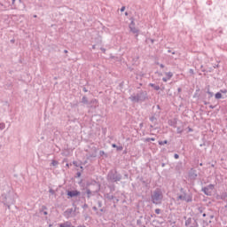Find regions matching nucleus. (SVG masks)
Wrapping results in <instances>:
<instances>
[{"mask_svg":"<svg viewBox=\"0 0 227 227\" xmlns=\"http://www.w3.org/2000/svg\"><path fill=\"white\" fill-rule=\"evenodd\" d=\"M1 198L4 205H6L10 210V205H13V203H15V192L10 185L4 184L3 186Z\"/></svg>","mask_w":227,"mask_h":227,"instance_id":"f257e3e1","label":"nucleus"},{"mask_svg":"<svg viewBox=\"0 0 227 227\" xmlns=\"http://www.w3.org/2000/svg\"><path fill=\"white\" fill-rule=\"evenodd\" d=\"M162 200H164V194L162 193V190H160V188H156L151 193L152 203H153V205H161Z\"/></svg>","mask_w":227,"mask_h":227,"instance_id":"f03ea898","label":"nucleus"},{"mask_svg":"<svg viewBox=\"0 0 227 227\" xmlns=\"http://www.w3.org/2000/svg\"><path fill=\"white\" fill-rule=\"evenodd\" d=\"M148 98V93L146 91H139L137 95H131L129 100L131 102H145Z\"/></svg>","mask_w":227,"mask_h":227,"instance_id":"7ed1b4c3","label":"nucleus"},{"mask_svg":"<svg viewBox=\"0 0 227 227\" xmlns=\"http://www.w3.org/2000/svg\"><path fill=\"white\" fill-rule=\"evenodd\" d=\"M108 182H120L121 180V174L118 173L116 170H110L107 175Z\"/></svg>","mask_w":227,"mask_h":227,"instance_id":"20e7f679","label":"nucleus"},{"mask_svg":"<svg viewBox=\"0 0 227 227\" xmlns=\"http://www.w3.org/2000/svg\"><path fill=\"white\" fill-rule=\"evenodd\" d=\"M93 187H95V190H90V188H86L85 193L87 194L88 200H90L91 196H95V194H97V192L100 191V184L98 183L95 182L93 184Z\"/></svg>","mask_w":227,"mask_h":227,"instance_id":"39448f33","label":"nucleus"},{"mask_svg":"<svg viewBox=\"0 0 227 227\" xmlns=\"http://www.w3.org/2000/svg\"><path fill=\"white\" fill-rule=\"evenodd\" d=\"M75 210H77V207L74 208H67L65 212H64V217H67V219H70V217H72V214H74V212H75Z\"/></svg>","mask_w":227,"mask_h":227,"instance_id":"423d86ee","label":"nucleus"},{"mask_svg":"<svg viewBox=\"0 0 227 227\" xmlns=\"http://www.w3.org/2000/svg\"><path fill=\"white\" fill-rule=\"evenodd\" d=\"M67 196H68V198H75L77 196H81V192H79L77 190L67 191Z\"/></svg>","mask_w":227,"mask_h":227,"instance_id":"0eeeda50","label":"nucleus"},{"mask_svg":"<svg viewBox=\"0 0 227 227\" xmlns=\"http://www.w3.org/2000/svg\"><path fill=\"white\" fill-rule=\"evenodd\" d=\"M186 201V203L192 202V197H184V195L177 196V201Z\"/></svg>","mask_w":227,"mask_h":227,"instance_id":"6e6552de","label":"nucleus"},{"mask_svg":"<svg viewBox=\"0 0 227 227\" xmlns=\"http://www.w3.org/2000/svg\"><path fill=\"white\" fill-rule=\"evenodd\" d=\"M202 192H204L206 196H212V191H209V189L207 188V186L202 188Z\"/></svg>","mask_w":227,"mask_h":227,"instance_id":"1a4fd4ad","label":"nucleus"},{"mask_svg":"<svg viewBox=\"0 0 227 227\" xmlns=\"http://www.w3.org/2000/svg\"><path fill=\"white\" fill-rule=\"evenodd\" d=\"M190 178H192V180H196V178L198 177V174H196V170H192L189 174Z\"/></svg>","mask_w":227,"mask_h":227,"instance_id":"9d476101","label":"nucleus"},{"mask_svg":"<svg viewBox=\"0 0 227 227\" xmlns=\"http://www.w3.org/2000/svg\"><path fill=\"white\" fill-rule=\"evenodd\" d=\"M180 192L182 193L181 196L183 197H186V198H192V196L187 194V192H185V190H184V188H180Z\"/></svg>","mask_w":227,"mask_h":227,"instance_id":"9b49d317","label":"nucleus"},{"mask_svg":"<svg viewBox=\"0 0 227 227\" xmlns=\"http://www.w3.org/2000/svg\"><path fill=\"white\" fill-rule=\"evenodd\" d=\"M193 221H194V218H188L186 221H185V223H184V225L185 226H191V224H192V223H193Z\"/></svg>","mask_w":227,"mask_h":227,"instance_id":"f8f14e48","label":"nucleus"},{"mask_svg":"<svg viewBox=\"0 0 227 227\" xmlns=\"http://www.w3.org/2000/svg\"><path fill=\"white\" fill-rule=\"evenodd\" d=\"M129 29H130L131 33H133L134 35H137V33H139V30L137 28H136V27H132V25L129 26Z\"/></svg>","mask_w":227,"mask_h":227,"instance_id":"ddd939ff","label":"nucleus"},{"mask_svg":"<svg viewBox=\"0 0 227 227\" xmlns=\"http://www.w3.org/2000/svg\"><path fill=\"white\" fill-rule=\"evenodd\" d=\"M113 148H116L117 152H121L123 150V146L121 145H116V144L112 145Z\"/></svg>","mask_w":227,"mask_h":227,"instance_id":"4468645a","label":"nucleus"},{"mask_svg":"<svg viewBox=\"0 0 227 227\" xmlns=\"http://www.w3.org/2000/svg\"><path fill=\"white\" fill-rule=\"evenodd\" d=\"M149 86H151V88H153L156 91H159V90H160V87L159 85H155V83H150Z\"/></svg>","mask_w":227,"mask_h":227,"instance_id":"2eb2a0df","label":"nucleus"},{"mask_svg":"<svg viewBox=\"0 0 227 227\" xmlns=\"http://www.w3.org/2000/svg\"><path fill=\"white\" fill-rule=\"evenodd\" d=\"M215 98H216V100H219V98H223V94L221 92L215 93Z\"/></svg>","mask_w":227,"mask_h":227,"instance_id":"dca6fc26","label":"nucleus"},{"mask_svg":"<svg viewBox=\"0 0 227 227\" xmlns=\"http://www.w3.org/2000/svg\"><path fill=\"white\" fill-rule=\"evenodd\" d=\"M71 223L70 222H66L64 223H60L59 227H70Z\"/></svg>","mask_w":227,"mask_h":227,"instance_id":"f3484780","label":"nucleus"},{"mask_svg":"<svg viewBox=\"0 0 227 227\" xmlns=\"http://www.w3.org/2000/svg\"><path fill=\"white\" fill-rule=\"evenodd\" d=\"M82 104H90V102L88 101V98L86 96L82 97Z\"/></svg>","mask_w":227,"mask_h":227,"instance_id":"a211bd4d","label":"nucleus"},{"mask_svg":"<svg viewBox=\"0 0 227 227\" xmlns=\"http://www.w3.org/2000/svg\"><path fill=\"white\" fill-rule=\"evenodd\" d=\"M99 155H100V157H105L106 159H107V157H109L107 155V153H106V152H104V151H100Z\"/></svg>","mask_w":227,"mask_h":227,"instance_id":"6ab92c4d","label":"nucleus"},{"mask_svg":"<svg viewBox=\"0 0 227 227\" xmlns=\"http://www.w3.org/2000/svg\"><path fill=\"white\" fill-rule=\"evenodd\" d=\"M198 220L193 218V222L192 223V225L190 227H198Z\"/></svg>","mask_w":227,"mask_h":227,"instance_id":"aec40b11","label":"nucleus"},{"mask_svg":"<svg viewBox=\"0 0 227 227\" xmlns=\"http://www.w3.org/2000/svg\"><path fill=\"white\" fill-rule=\"evenodd\" d=\"M227 198V192H224L220 195V200H226Z\"/></svg>","mask_w":227,"mask_h":227,"instance_id":"412c9836","label":"nucleus"},{"mask_svg":"<svg viewBox=\"0 0 227 227\" xmlns=\"http://www.w3.org/2000/svg\"><path fill=\"white\" fill-rule=\"evenodd\" d=\"M207 93L209 95L208 98H212V97H214V92L210 91V89L207 88Z\"/></svg>","mask_w":227,"mask_h":227,"instance_id":"4be33fe9","label":"nucleus"},{"mask_svg":"<svg viewBox=\"0 0 227 227\" xmlns=\"http://www.w3.org/2000/svg\"><path fill=\"white\" fill-rule=\"evenodd\" d=\"M165 75L167 76L168 79H171V77H173V73L171 72L165 73Z\"/></svg>","mask_w":227,"mask_h":227,"instance_id":"5701e85b","label":"nucleus"},{"mask_svg":"<svg viewBox=\"0 0 227 227\" xmlns=\"http://www.w3.org/2000/svg\"><path fill=\"white\" fill-rule=\"evenodd\" d=\"M150 121H152L153 123L157 121V117H155V115H153L152 117H150Z\"/></svg>","mask_w":227,"mask_h":227,"instance_id":"b1692460","label":"nucleus"},{"mask_svg":"<svg viewBox=\"0 0 227 227\" xmlns=\"http://www.w3.org/2000/svg\"><path fill=\"white\" fill-rule=\"evenodd\" d=\"M59 164V162H58V160H52V161H51V166L56 167V166H58Z\"/></svg>","mask_w":227,"mask_h":227,"instance_id":"393cba45","label":"nucleus"},{"mask_svg":"<svg viewBox=\"0 0 227 227\" xmlns=\"http://www.w3.org/2000/svg\"><path fill=\"white\" fill-rule=\"evenodd\" d=\"M150 141H155V138L148 137V138H145V143H150Z\"/></svg>","mask_w":227,"mask_h":227,"instance_id":"a878e982","label":"nucleus"},{"mask_svg":"<svg viewBox=\"0 0 227 227\" xmlns=\"http://www.w3.org/2000/svg\"><path fill=\"white\" fill-rule=\"evenodd\" d=\"M106 198H107V200H114V196L111 195V193H107Z\"/></svg>","mask_w":227,"mask_h":227,"instance_id":"bb28decb","label":"nucleus"},{"mask_svg":"<svg viewBox=\"0 0 227 227\" xmlns=\"http://www.w3.org/2000/svg\"><path fill=\"white\" fill-rule=\"evenodd\" d=\"M159 145H160V146H162V145H168V140L159 141Z\"/></svg>","mask_w":227,"mask_h":227,"instance_id":"cd10ccee","label":"nucleus"},{"mask_svg":"<svg viewBox=\"0 0 227 227\" xmlns=\"http://www.w3.org/2000/svg\"><path fill=\"white\" fill-rule=\"evenodd\" d=\"M6 128V125L4 123H0V130H4V129Z\"/></svg>","mask_w":227,"mask_h":227,"instance_id":"c85d7f7f","label":"nucleus"},{"mask_svg":"<svg viewBox=\"0 0 227 227\" xmlns=\"http://www.w3.org/2000/svg\"><path fill=\"white\" fill-rule=\"evenodd\" d=\"M206 188H207L212 192V190L214 189V184H209V185L206 186Z\"/></svg>","mask_w":227,"mask_h":227,"instance_id":"c756f323","label":"nucleus"},{"mask_svg":"<svg viewBox=\"0 0 227 227\" xmlns=\"http://www.w3.org/2000/svg\"><path fill=\"white\" fill-rule=\"evenodd\" d=\"M129 26H131V27L136 26V23L134 22V18H131V22H130Z\"/></svg>","mask_w":227,"mask_h":227,"instance_id":"7c9ffc66","label":"nucleus"},{"mask_svg":"<svg viewBox=\"0 0 227 227\" xmlns=\"http://www.w3.org/2000/svg\"><path fill=\"white\" fill-rule=\"evenodd\" d=\"M98 207L102 208V200H98Z\"/></svg>","mask_w":227,"mask_h":227,"instance_id":"2f4dec72","label":"nucleus"},{"mask_svg":"<svg viewBox=\"0 0 227 227\" xmlns=\"http://www.w3.org/2000/svg\"><path fill=\"white\" fill-rule=\"evenodd\" d=\"M137 224L138 226H141V225L143 224V222L138 219V220H137Z\"/></svg>","mask_w":227,"mask_h":227,"instance_id":"473e14b6","label":"nucleus"},{"mask_svg":"<svg viewBox=\"0 0 227 227\" xmlns=\"http://www.w3.org/2000/svg\"><path fill=\"white\" fill-rule=\"evenodd\" d=\"M95 157H97L96 153H92V154L89 155V158H90V159H94Z\"/></svg>","mask_w":227,"mask_h":227,"instance_id":"72a5a7b5","label":"nucleus"},{"mask_svg":"<svg viewBox=\"0 0 227 227\" xmlns=\"http://www.w3.org/2000/svg\"><path fill=\"white\" fill-rule=\"evenodd\" d=\"M184 130H182L180 128H177V134H182Z\"/></svg>","mask_w":227,"mask_h":227,"instance_id":"f704fd0d","label":"nucleus"},{"mask_svg":"<svg viewBox=\"0 0 227 227\" xmlns=\"http://www.w3.org/2000/svg\"><path fill=\"white\" fill-rule=\"evenodd\" d=\"M49 192H50L51 194H56V192H55L54 190H52V189H50V190H49Z\"/></svg>","mask_w":227,"mask_h":227,"instance_id":"c9c22d12","label":"nucleus"},{"mask_svg":"<svg viewBox=\"0 0 227 227\" xmlns=\"http://www.w3.org/2000/svg\"><path fill=\"white\" fill-rule=\"evenodd\" d=\"M198 210H199V212H200V214H203V207H200L198 208Z\"/></svg>","mask_w":227,"mask_h":227,"instance_id":"e433bc0d","label":"nucleus"},{"mask_svg":"<svg viewBox=\"0 0 227 227\" xmlns=\"http://www.w3.org/2000/svg\"><path fill=\"white\" fill-rule=\"evenodd\" d=\"M168 80H169V79H168V78H166V77H163V78H162V82H168Z\"/></svg>","mask_w":227,"mask_h":227,"instance_id":"4c0bfd02","label":"nucleus"},{"mask_svg":"<svg viewBox=\"0 0 227 227\" xmlns=\"http://www.w3.org/2000/svg\"><path fill=\"white\" fill-rule=\"evenodd\" d=\"M155 214H158V215L160 214V209L156 208V209H155Z\"/></svg>","mask_w":227,"mask_h":227,"instance_id":"58836bf2","label":"nucleus"},{"mask_svg":"<svg viewBox=\"0 0 227 227\" xmlns=\"http://www.w3.org/2000/svg\"><path fill=\"white\" fill-rule=\"evenodd\" d=\"M174 159H180V155H178V154H174Z\"/></svg>","mask_w":227,"mask_h":227,"instance_id":"ea45409f","label":"nucleus"},{"mask_svg":"<svg viewBox=\"0 0 227 227\" xmlns=\"http://www.w3.org/2000/svg\"><path fill=\"white\" fill-rule=\"evenodd\" d=\"M74 166H75V168H79V165L77 164V161H73Z\"/></svg>","mask_w":227,"mask_h":227,"instance_id":"a19ab883","label":"nucleus"},{"mask_svg":"<svg viewBox=\"0 0 227 227\" xmlns=\"http://www.w3.org/2000/svg\"><path fill=\"white\" fill-rule=\"evenodd\" d=\"M189 73L192 74V75H194V70L193 69H190Z\"/></svg>","mask_w":227,"mask_h":227,"instance_id":"79ce46f5","label":"nucleus"},{"mask_svg":"<svg viewBox=\"0 0 227 227\" xmlns=\"http://www.w3.org/2000/svg\"><path fill=\"white\" fill-rule=\"evenodd\" d=\"M82 208H83L84 210H86V208H88V204H84V205L82 206Z\"/></svg>","mask_w":227,"mask_h":227,"instance_id":"37998d69","label":"nucleus"},{"mask_svg":"<svg viewBox=\"0 0 227 227\" xmlns=\"http://www.w3.org/2000/svg\"><path fill=\"white\" fill-rule=\"evenodd\" d=\"M79 177H81V172L76 173V178H79Z\"/></svg>","mask_w":227,"mask_h":227,"instance_id":"c03bdc74","label":"nucleus"},{"mask_svg":"<svg viewBox=\"0 0 227 227\" xmlns=\"http://www.w3.org/2000/svg\"><path fill=\"white\" fill-rule=\"evenodd\" d=\"M42 210H47V207L46 206H42Z\"/></svg>","mask_w":227,"mask_h":227,"instance_id":"a18cd8bd","label":"nucleus"},{"mask_svg":"<svg viewBox=\"0 0 227 227\" xmlns=\"http://www.w3.org/2000/svg\"><path fill=\"white\" fill-rule=\"evenodd\" d=\"M92 209H93L95 212H97V211L98 210V208H97V207H95V206L92 207Z\"/></svg>","mask_w":227,"mask_h":227,"instance_id":"49530a36","label":"nucleus"},{"mask_svg":"<svg viewBox=\"0 0 227 227\" xmlns=\"http://www.w3.org/2000/svg\"><path fill=\"white\" fill-rule=\"evenodd\" d=\"M121 12H125V6H122V7L121 8Z\"/></svg>","mask_w":227,"mask_h":227,"instance_id":"de8ad7c7","label":"nucleus"},{"mask_svg":"<svg viewBox=\"0 0 227 227\" xmlns=\"http://www.w3.org/2000/svg\"><path fill=\"white\" fill-rule=\"evenodd\" d=\"M90 191H95V187L93 186V184L91 185V188H90Z\"/></svg>","mask_w":227,"mask_h":227,"instance_id":"09e8293b","label":"nucleus"},{"mask_svg":"<svg viewBox=\"0 0 227 227\" xmlns=\"http://www.w3.org/2000/svg\"><path fill=\"white\" fill-rule=\"evenodd\" d=\"M100 212H103V213L105 214L106 208H101V209H100Z\"/></svg>","mask_w":227,"mask_h":227,"instance_id":"8fccbe9b","label":"nucleus"},{"mask_svg":"<svg viewBox=\"0 0 227 227\" xmlns=\"http://www.w3.org/2000/svg\"><path fill=\"white\" fill-rule=\"evenodd\" d=\"M220 93H226V90H220Z\"/></svg>","mask_w":227,"mask_h":227,"instance_id":"3c124183","label":"nucleus"},{"mask_svg":"<svg viewBox=\"0 0 227 227\" xmlns=\"http://www.w3.org/2000/svg\"><path fill=\"white\" fill-rule=\"evenodd\" d=\"M209 108H210V109H215V106H214L211 105V106H209Z\"/></svg>","mask_w":227,"mask_h":227,"instance_id":"603ef678","label":"nucleus"},{"mask_svg":"<svg viewBox=\"0 0 227 227\" xmlns=\"http://www.w3.org/2000/svg\"><path fill=\"white\" fill-rule=\"evenodd\" d=\"M43 215H47L49 213H47V211H43Z\"/></svg>","mask_w":227,"mask_h":227,"instance_id":"864d4df0","label":"nucleus"},{"mask_svg":"<svg viewBox=\"0 0 227 227\" xmlns=\"http://www.w3.org/2000/svg\"><path fill=\"white\" fill-rule=\"evenodd\" d=\"M82 90H83V91H84L85 93H87L88 90H86V87H83Z\"/></svg>","mask_w":227,"mask_h":227,"instance_id":"5fc2aeb1","label":"nucleus"},{"mask_svg":"<svg viewBox=\"0 0 227 227\" xmlns=\"http://www.w3.org/2000/svg\"><path fill=\"white\" fill-rule=\"evenodd\" d=\"M177 90H178V93H181L182 88H178Z\"/></svg>","mask_w":227,"mask_h":227,"instance_id":"6e6d98bb","label":"nucleus"},{"mask_svg":"<svg viewBox=\"0 0 227 227\" xmlns=\"http://www.w3.org/2000/svg\"><path fill=\"white\" fill-rule=\"evenodd\" d=\"M103 52H106V48H100Z\"/></svg>","mask_w":227,"mask_h":227,"instance_id":"4d7b16f0","label":"nucleus"},{"mask_svg":"<svg viewBox=\"0 0 227 227\" xmlns=\"http://www.w3.org/2000/svg\"><path fill=\"white\" fill-rule=\"evenodd\" d=\"M148 40L151 41V43H153V42H155V40H153V39H148Z\"/></svg>","mask_w":227,"mask_h":227,"instance_id":"13d9d810","label":"nucleus"},{"mask_svg":"<svg viewBox=\"0 0 227 227\" xmlns=\"http://www.w3.org/2000/svg\"><path fill=\"white\" fill-rule=\"evenodd\" d=\"M209 219H214V215H211L209 216Z\"/></svg>","mask_w":227,"mask_h":227,"instance_id":"bf43d9fd","label":"nucleus"},{"mask_svg":"<svg viewBox=\"0 0 227 227\" xmlns=\"http://www.w3.org/2000/svg\"><path fill=\"white\" fill-rule=\"evenodd\" d=\"M77 227H86V225L82 224V225H78Z\"/></svg>","mask_w":227,"mask_h":227,"instance_id":"052dcab7","label":"nucleus"},{"mask_svg":"<svg viewBox=\"0 0 227 227\" xmlns=\"http://www.w3.org/2000/svg\"><path fill=\"white\" fill-rule=\"evenodd\" d=\"M160 68H164V65L163 64H160Z\"/></svg>","mask_w":227,"mask_h":227,"instance_id":"680f3d73","label":"nucleus"},{"mask_svg":"<svg viewBox=\"0 0 227 227\" xmlns=\"http://www.w3.org/2000/svg\"><path fill=\"white\" fill-rule=\"evenodd\" d=\"M85 221H88V215H85Z\"/></svg>","mask_w":227,"mask_h":227,"instance_id":"e2e57ef3","label":"nucleus"},{"mask_svg":"<svg viewBox=\"0 0 227 227\" xmlns=\"http://www.w3.org/2000/svg\"><path fill=\"white\" fill-rule=\"evenodd\" d=\"M92 49H97V45L94 44V45L92 46Z\"/></svg>","mask_w":227,"mask_h":227,"instance_id":"0e129e2a","label":"nucleus"},{"mask_svg":"<svg viewBox=\"0 0 227 227\" xmlns=\"http://www.w3.org/2000/svg\"><path fill=\"white\" fill-rule=\"evenodd\" d=\"M166 166V163H162L161 167L164 168Z\"/></svg>","mask_w":227,"mask_h":227,"instance_id":"69168bd1","label":"nucleus"},{"mask_svg":"<svg viewBox=\"0 0 227 227\" xmlns=\"http://www.w3.org/2000/svg\"><path fill=\"white\" fill-rule=\"evenodd\" d=\"M204 104H205V106H207L208 102H207V101H204Z\"/></svg>","mask_w":227,"mask_h":227,"instance_id":"338daca9","label":"nucleus"},{"mask_svg":"<svg viewBox=\"0 0 227 227\" xmlns=\"http://www.w3.org/2000/svg\"><path fill=\"white\" fill-rule=\"evenodd\" d=\"M97 215H102V214H100V213H98V212L97 213Z\"/></svg>","mask_w":227,"mask_h":227,"instance_id":"774afa93","label":"nucleus"}]
</instances>
